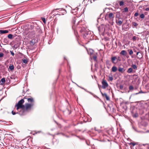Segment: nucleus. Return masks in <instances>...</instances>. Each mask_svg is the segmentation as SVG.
<instances>
[{"label":"nucleus","mask_w":149,"mask_h":149,"mask_svg":"<svg viewBox=\"0 0 149 149\" xmlns=\"http://www.w3.org/2000/svg\"><path fill=\"white\" fill-rule=\"evenodd\" d=\"M132 64L131 66L132 68H131V73L135 72V70L137 69V66L138 65V61L136 58H134L132 63Z\"/></svg>","instance_id":"2"},{"label":"nucleus","mask_w":149,"mask_h":149,"mask_svg":"<svg viewBox=\"0 0 149 149\" xmlns=\"http://www.w3.org/2000/svg\"><path fill=\"white\" fill-rule=\"evenodd\" d=\"M61 15L60 14H56L55 15V16H56V15Z\"/></svg>","instance_id":"63"},{"label":"nucleus","mask_w":149,"mask_h":149,"mask_svg":"<svg viewBox=\"0 0 149 149\" xmlns=\"http://www.w3.org/2000/svg\"><path fill=\"white\" fill-rule=\"evenodd\" d=\"M78 18L77 17H74L73 18L72 21V24H73V25L72 26L73 29L74 28L75 29V28L77 27V24H76V20Z\"/></svg>","instance_id":"5"},{"label":"nucleus","mask_w":149,"mask_h":149,"mask_svg":"<svg viewBox=\"0 0 149 149\" xmlns=\"http://www.w3.org/2000/svg\"><path fill=\"white\" fill-rule=\"evenodd\" d=\"M22 62L26 64L27 63L28 61L26 59H24L22 60Z\"/></svg>","instance_id":"35"},{"label":"nucleus","mask_w":149,"mask_h":149,"mask_svg":"<svg viewBox=\"0 0 149 149\" xmlns=\"http://www.w3.org/2000/svg\"><path fill=\"white\" fill-rule=\"evenodd\" d=\"M132 24L133 26L135 27H136L138 25V24L137 23L134 22H132Z\"/></svg>","instance_id":"31"},{"label":"nucleus","mask_w":149,"mask_h":149,"mask_svg":"<svg viewBox=\"0 0 149 149\" xmlns=\"http://www.w3.org/2000/svg\"><path fill=\"white\" fill-rule=\"evenodd\" d=\"M111 70L112 72H115L117 70V68L116 67L113 66L112 67Z\"/></svg>","instance_id":"20"},{"label":"nucleus","mask_w":149,"mask_h":149,"mask_svg":"<svg viewBox=\"0 0 149 149\" xmlns=\"http://www.w3.org/2000/svg\"><path fill=\"white\" fill-rule=\"evenodd\" d=\"M145 10L146 11H148L149 10V8H146L145 9Z\"/></svg>","instance_id":"53"},{"label":"nucleus","mask_w":149,"mask_h":149,"mask_svg":"<svg viewBox=\"0 0 149 149\" xmlns=\"http://www.w3.org/2000/svg\"><path fill=\"white\" fill-rule=\"evenodd\" d=\"M142 93L143 92L141 91L139 92L138 93H136L135 94L137 95V94H139V93Z\"/></svg>","instance_id":"51"},{"label":"nucleus","mask_w":149,"mask_h":149,"mask_svg":"<svg viewBox=\"0 0 149 149\" xmlns=\"http://www.w3.org/2000/svg\"><path fill=\"white\" fill-rule=\"evenodd\" d=\"M128 8L127 7L123 9V12H127L128 11Z\"/></svg>","instance_id":"36"},{"label":"nucleus","mask_w":149,"mask_h":149,"mask_svg":"<svg viewBox=\"0 0 149 149\" xmlns=\"http://www.w3.org/2000/svg\"><path fill=\"white\" fill-rule=\"evenodd\" d=\"M120 54L122 55L126 56L127 58L129 57L127 55V53L125 50H122L120 53Z\"/></svg>","instance_id":"9"},{"label":"nucleus","mask_w":149,"mask_h":149,"mask_svg":"<svg viewBox=\"0 0 149 149\" xmlns=\"http://www.w3.org/2000/svg\"><path fill=\"white\" fill-rule=\"evenodd\" d=\"M85 141H86V144L87 145H88V146L90 145V142L89 140H86Z\"/></svg>","instance_id":"27"},{"label":"nucleus","mask_w":149,"mask_h":149,"mask_svg":"<svg viewBox=\"0 0 149 149\" xmlns=\"http://www.w3.org/2000/svg\"><path fill=\"white\" fill-rule=\"evenodd\" d=\"M64 60H67V59L66 58V57L65 56H64Z\"/></svg>","instance_id":"59"},{"label":"nucleus","mask_w":149,"mask_h":149,"mask_svg":"<svg viewBox=\"0 0 149 149\" xmlns=\"http://www.w3.org/2000/svg\"><path fill=\"white\" fill-rule=\"evenodd\" d=\"M130 88H131L130 85L129 86V89L130 90Z\"/></svg>","instance_id":"57"},{"label":"nucleus","mask_w":149,"mask_h":149,"mask_svg":"<svg viewBox=\"0 0 149 149\" xmlns=\"http://www.w3.org/2000/svg\"><path fill=\"white\" fill-rule=\"evenodd\" d=\"M100 93L103 96H104L107 100H109L110 98L107 95L106 93H103L101 91H100Z\"/></svg>","instance_id":"11"},{"label":"nucleus","mask_w":149,"mask_h":149,"mask_svg":"<svg viewBox=\"0 0 149 149\" xmlns=\"http://www.w3.org/2000/svg\"><path fill=\"white\" fill-rule=\"evenodd\" d=\"M129 53L130 55V53H131V52H130V50H128Z\"/></svg>","instance_id":"55"},{"label":"nucleus","mask_w":149,"mask_h":149,"mask_svg":"<svg viewBox=\"0 0 149 149\" xmlns=\"http://www.w3.org/2000/svg\"><path fill=\"white\" fill-rule=\"evenodd\" d=\"M4 42L6 43H8V41L7 38H5L4 39Z\"/></svg>","instance_id":"29"},{"label":"nucleus","mask_w":149,"mask_h":149,"mask_svg":"<svg viewBox=\"0 0 149 149\" xmlns=\"http://www.w3.org/2000/svg\"><path fill=\"white\" fill-rule=\"evenodd\" d=\"M24 102V99H22L15 105V107H17V110L20 109H22L20 110L19 113V114L20 116L24 115L25 114V111L24 110L25 106L23 104Z\"/></svg>","instance_id":"1"},{"label":"nucleus","mask_w":149,"mask_h":149,"mask_svg":"<svg viewBox=\"0 0 149 149\" xmlns=\"http://www.w3.org/2000/svg\"><path fill=\"white\" fill-rule=\"evenodd\" d=\"M80 31L81 33H85L86 31H87L85 28L83 27H81V29Z\"/></svg>","instance_id":"15"},{"label":"nucleus","mask_w":149,"mask_h":149,"mask_svg":"<svg viewBox=\"0 0 149 149\" xmlns=\"http://www.w3.org/2000/svg\"><path fill=\"white\" fill-rule=\"evenodd\" d=\"M138 15V13H136L134 14V16L135 17L137 16Z\"/></svg>","instance_id":"49"},{"label":"nucleus","mask_w":149,"mask_h":149,"mask_svg":"<svg viewBox=\"0 0 149 149\" xmlns=\"http://www.w3.org/2000/svg\"><path fill=\"white\" fill-rule=\"evenodd\" d=\"M94 130H95V131H97V129H96V127H95V128H94Z\"/></svg>","instance_id":"56"},{"label":"nucleus","mask_w":149,"mask_h":149,"mask_svg":"<svg viewBox=\"0 0 149 149\" xmlns=\"http://www.w3.org/2000/svg\"><path fill=\"white\" fill-rule=\"evenodd\" d=\"M19 44L18 43H17L15 45L13 46V47L15 49H17L19 47Z\"/></svg>","instance_id":"21"},{"label":"nucleus","mask_w":149,"mask_h":149,"mask_svg":"<svg viewBox=\"0 0 149 149\" xmlns=\"http://www.w3.org/2000/svg\"><path fill=\"white\" fill-rule=\"evenodd\" d=\"M98 30L99 33H103L105 32V28L104 25H102L98 27Z\"/></svg>","instance_id":"4"},{"label":"nucleus","mask_w":149,"mask_h":149,"mask_svg":"<svg viewBox=\"0 0 149 149\" xmlns=\"http://www.w3.org/2000/svg\"><path fill=\"white\" fill-rule=\"evenodd\" d=\"M119 89L120 90H122L123 89V86L122 85H120L119 86Z\"/></svg>","instance_id":"39"},{"label":"nucleus","mask_w":149,"mask_h":149,"mask_svg":"<svg viewBox=\"0 0 149 149\" xmlns=\"http://www.w3.org/2000/svg\"><path fill=\"white\" fill-rule=\"evenodd\" d=\"M131 91H132V90L134 88H133V86H131Z\"/></svg>","instance_id":"52"},{"label":"nucleus","mask_w":149,"mask_h":149,"mask_svg":"<svg viewBox=\"0 0 149 149\" xmlns=\"http://www.w3.org/2000/svg\"><path fill=\"white\" fill-rule=\"evenodd\" d=\"M123 70V68L119 67L118 69V70L120 72H122Z\"/></svg>","instance_id":"38"},{"label":"nucleus","mask_w":149,"mask_h":149,"mask_svg":"<svg viewBox=\"0 0 149 149\" xmlns=\"http://www.w3.org/2000/svg\"><path fill=\"white\" fill-rule=\"evenodd\" d=\"M116 59H117V61H120L121 60V58L120 56H118Z\"/></svg>","instance_id":"45"},{"label":"nucleus","mask_w":149,"mask_h":149,"mask_svg":"<svg viewBox=\"0 0 149 149\" xmlns=\"http://www.w3.org/2000/svg\"><path fill=\"white\" fill-rule=\"evenodd\" d=\"M140 17L141 18H143L144 17V15L143 14H141L140 15Z\"/></svg>","instance_id":"42"},{"label":"nucleus","mask_w":149,"mask_h":149,"mask_svg":"<svg viewBox=\"0 0 149 149\" xmlns=\"http://www.w3.org/2000/svg\"><path fill=\"white\" fill-rule=\"evenodd\" d=\"M116 23L118 25H120L122 23V22L121 20H119L118 22H116Z\"/></svg>","instance_id":"26"},{"label":"nucleus","mask_w":149,"mask_h":149,"mask_svg":"<svg viewBox=\"0 0 149 149\" xmlns=\"http://www.w3.org/2000/svg\"><path fill=\"white\" fill-rule=\"evenodd\" d=\"M133 51H132V50H131V54H132L133 53Z\"/></svg>","instance_id":"58"},{"label":"nucleus","mask_w":149,"mask_h":149,"mask_svg":"<svg viewBox=\"0 0 149 149\" xmlns=\"http://www.w3.org/2000/svg\"><path fill=\"white\" fill-rule=\"evenodd\" d=\"M79 8L77 7H76V8L74 9H72V8L71 12L74 15H76L77 13V11L78 10Z\"/></svg>","instance_id":"10"},{"label":"nucleus","mask_w":149,"mask_h":149,"mask_svg":"<svg viewBox=\"0 0 149 149\" xmlns=\"http://www.w3.org/2000/svg\"><path fill=\"white\" fill-rule=\"evenodd\" d=\"M117 58L116 56H114L111 58V60L112 62L114 63V61Z\"/></svg>","instance_id":"25"},{"label":"nucleus","mask_w":149,"mask_h":149,"mask_svg":"<svg viewBox=\"0 0 149 149\" xmlns=\"http://www.w3.org/2000/svg\"><path fill=\"white\" fill-rule=\"evenodd\" d=\"M4 54L3 53L0 52V58L2 57L3 56Z\"/></svg>","instance_id":"44"},{"label":"nucleus","mask_w":149,"mask_h":149,"mask_svg":"<svg viewBox=\"0 0 149 149\" xmlns=\"http://www.w3.org/2000/svg\"><path fill=\"white\" fill-rule=\"evenodd\" d=\"M93 50L92 49H90L89 51H88V53L90 55L92 54H93Z\"/></svg>","instance_id":"19"},{"label":"nucleus","mask_w":149,"mask_h":149,"mask_svg":"<svg viewBox=\"0 0 149 149\" xmlns=\"http://www.w3.org/2000/svg\"><path fill=\"white\" fill-rule=\"evenodd\" d=\"M6 81L8 83H10V78H9L8 77L6 79Z\"/></svg>","instance_id":"37"},{"label":"nucleus","mask_w":149,"mask_h":149,"mask_svg":"<svg viewBox=\"0 0 149 149\" xmlns=\"http://www.w3.org/2000/svg\"><path fill=\"white\" fill-rule=\"evenodd\" d=\"M133 49H134V52H136V53L137 52L135 50V49H134V48H133Z\"/></svg>","instance_id":"61"},{"label":"nucleus","mask_w":149,"mask_h":149,"mask_svg":"<svg viewBox=\"0 0 149 149\" xmlns=\"http://www.w3.org/2000/svg\"><path fill=\"white\" fill-rule=\"evenodd\" d=\"M30 43H32V45H34L35 43V40H32L30 41Z\"/></svg>","instance_id":"34"},{"label":"nucleus","mask_w":149,"mask_h":149,"mask_svg":"<svg viewBox=\"0 0 149 149\" xmlns=\"http://www.w3.org/2000/svg\"><path fill=\"white\" fill-rule=\"evenodd\" d=\"M59 10L60 12L58 11V12H59V13H62V15H63L65 13V14L66 13V10L64 9H63V8H56V9H55L53 11H54L55 10Z\"/></svg>","instance_id":"8"},{"label":"nucleus","mask_w":149,"mask_h":149,"mask_svg":"<svg viewBox=\"0 0 149 149\" xmlns=\"http://www.w3.org/2000/svg\"><path fill=\"white\" fill-rule=\"evenodd\" d=\"M5 81H6V80H5V78H2L1 79L0 81V83H1L0 85H2L3 84L2 83H1V82H2V83H4L5 82Z\"/></svg>","instance_id":"18"},{"label":"nucleus","mask_w":149,"mask_h":149,"mask_svg":"<svg viewBox=\"0 0 149 149\" xmlns=\"http://www.w3.org/2000/svg\"><path fill=\"white\" fill-rule=\"evenodd\" d=\"M130 68H129L128 69V70H127L128 72L129 73H130Z\"/></svg>","instance_id":"50"},{"label":"nucleus","mask_w":149,"mask_h":149,"mask_svg":"<svg viewBox=\"0 0 149 149\" xmlns=\"http://www.w3.org/2000/svg\"><path fill=\"white\" fill-rule=\"evenodd\" d=\"M27 98H26V97H24L23 99L24 100V99H27Z\"/></svg>","instance_id":"62"},{"label":"nucleus","mask_w":149,"mask_h":149,"mask_svg":"<svg viewBox=\"0 0 149 149\" xmlns=\"http://www.w3.org/2000/svg\"><path fill=\"white\" fill-rule=\"evenodd\" d=\"M129 53L130 55V53H131V52H130V50H128Z\"/></svg>","instance_id":"54"},{"label":"nucleus","mask_w":149,"mask_h":149,"mask_svg":"<svg viewBox=\"0 0 149 149\" xmlns=\"http://www.w3.org/2000/svg\"><path fill=\"white\" fill-rule=\"evenodd\" d=\"M8 37L10 39H12L13 38V35L11 34H10L8 35Z\"/></svg>","instance_id":"22"},{"label":"nucleus","mask_w":149,"mask_h":149,"mask_svg":"<svg viewBox=\"0 0 149 149\" xmlns=\"http://www.w3.org/2000/svg\"><path fill=\"white\" fill-rule=\"evenodd\" d=\"M27 99L29 102L32 103L34 102V99L32 97L27 98Z\"/></svg>","instance_id":"13"},{"label":"nucleus","mask_w":149,"mask_h":149,"mask_svg":"<svg viewBox=\"0 0 149 149\" xmlns=\"http://www.w3.org/2000/svg\"><path fill=\"white\" fill-rule=\"evenodd\" d=\"M8 32V30H0V33L2 34H4V33H7Z\"/></svg>","instance_id":"12"},{"label":"nucleus","mask_w":149,"mask_h":149,"mask_svg":"<svg viewBox=\"0 0 149 149\" xmlns=\"http://www.w3.org/2000/svg\"><path fill=\"white\" fill-rule=\"evenodd\" d=\"M109 79L110 81H112L113 79V78L112 77H109Z\"/></svg>","instance_id":"47"},{"label":"nucleus","mask_w":149,"mask_h":149,"mask_svg":"<svg viewBox=\"0 0 149 149\" xmlns=\"http://www.w3.org/2000/svg\"><path fill=\"white\" fill-rule=\"evenodd\" d=\"M136 54L137 55H138V56L137 57L138 58L140 59L142 57V55L141 53H140L138 52H136Z\"/></svg>","instance_id":"16"},{"label":"nucleus","mask_w":149,"mask_h":149,"mask_svg":"<svg viewBox=\"0 0 149 149\" xmlns=\"http://www.w3.org/2000/svg\"><path fill=\"white\" fill-rule=\"evenodd\" d=\"M93 95V96L94 97H97V96L96 95H95L94 94Z\"/></svg>","instance_id":"60"},{"label":"nucleus","mask_w":149,"mask_h":149,"mask_svg":"<svg viewBox=\"0 0 149 149\" xmlns=\"http://www.w3.org/2000/svg\"><path fill=\"white\" fill-rule=\"evenodd\" d=\"M9 68L11 70H13L14 69V67L13 65H10L9 66Z\"/></svg>","instance_id":"23"},{"label":"nucleus","mask_w":149,"mask_h":149,"mask_svg":"<svg viewBox=\"0 0 149 149\" xmlns=\"http://www.w3.org/2000/svg\"><path fill=\"white\" fill-rule=\"evenodd\" d=\"M138 116V114L137 113H135L133 115V116L134 118H136Z\"/></svg>","instance_id":"33"},{"label":"nucleus","mask_w":149,"mask_h":149,"mask_svg":"<svg viewBox=\"0 0 149 149\" xmlns=\"http://www.w3.org/2000/svg\"><path fill=\"white\" fill-rule=\"evenodd\" d=\"M33 104H29V103H25L24 106L25 108L24 109H25L26 110H27L28 109H29L31 108V107L33 106Z\"/></svg>","instance_id":"6"},{"label":"nucleus","mask_w":149,"mask_h":149,"mask_svg":"<svg viewBox=\"0 0 149 149\" xmlns=\"http://www.w3.org/2000/svg\"><path fill=\"white\" fill-rule=\"evenodd\" d=\"M19 113H18V112H17V113H15V112H14L13 111H12V113L13 115H15L16 114H17V113H19Z\"/></svg>","instance_id":"41"},{"label":"nucleus","mask_w":149,"mask_h":149,"mask_svg":"<svg viewBox=\"0 0 149 149\" xmlns=\"http://www.w3.org/2000/svg\"><path fill=\"white\" fill-rule=\"evenodd\" d=\"M79 87L80 88H81V89L84 90V91H86V92H87L90 93L91 95H93V93H92L91 92H90L87 91V90H86V89L84 88H83L82 87H81V86H79Z\"/></svg>","instance_id":"17"},{"label":"nucleus","mask_w":149,"mask_h":149,"mask_svg":"<svg viewBox=\"0 0 149 149\" xmlns=\"http://www.w3.org/2000/svg\"><path fill=\"white\" fill-rule=\"evenodd\" d=\"M102 83V87L103 89L106 88L108 86V84L107 83L104 79H103Z\"/></svg>","instance_id":"7"},{"label":"nucleus","mask_w":149,"mask_h":149,"mask_svg":"<svg viewBox=\"0 0 149 149\" xmlns=\"http://www.w3.org/2000/svg\"><path fill=\"white\" fill-rule=\"evenodd\" d=\"M10 54H11L13 55V56H14V53L12 51H10Z\"/></svg>","instance_id":"46"},{"label":"nucleus","mask_w":149,"mask_h":149,"mask_svg":"<svg viewBox=\"0 0 149 149\" xmlns=\"http://www.w3.org/2000/svg\"><path fill=\"white\" fill-rule=\"evenodd\" d=\"M133 77V79H134V81L135 82L136 81L138 80V77L137 75L136 74H134L132 76H131V78Z\"/></svg>","instance_id":"14"},{"label":"nucleus","mask_w":149,"mask_h":149,"mask_svg":"<svg viewBox=\"0 0 149 149\" xmlns=\"http://www.w3.org/2000/svg\"><path fill=\"white\" fill-rule=\"evenodd\" d=\"M109 17L110 19H112L114 17L113 16V14L111 13H109Z\"/></svg>","instance_id":"24"},{"label":"nucleus","mask_w":149,"mask_h":149,"mask_svg":"<svg viewBox=\"0 0 149 149\" xmlns=\"http://www.w3.org/2000/svg\"><path fill=\"white\" fill-rule=\"evenodd\" d=\"M83 37L85 39H89L92 36L91 32L89 31H87L83 33Z\"/></svg>","instance_id":"3"},{"label":"nucleus","mask_w":149,"mask_h":149,"mask_svg":"<svg viewBox=\"0 0 149 149\" xmlns=\"http://www.w3.org/2000/svg\"><path fill=\"white\" fill-rule=\"evenodd\" d=\"M42 20L43 21V22L44 23H45L46 22V20L45 18H42Z\"/></svg>","instance_id":"43"},{"label":"nucleus","mask_w":149,"mask_h":149,"mask_svg":"<svg viewBox=\"0 0 149 149\" xmlns=\"http://www.w3.org/2000/svg\"><path fill=\"white\" fill-rule=\"evenodd\" d=\"M93 58L94 61H96L97 57L96 56H95V55L93 56Z\"/></svg>","instance_id":"40"},{"label":"nucleus","mask_w":149,"mask_h":149,"mask_svg":"<svg viewBox=\"0 0 149 149\" xmlns=\"http://www.w3.org/2000/svg\"><path fill=\"white\" fill-rule=\"evenodd\" d=\"M124 4V3L123 1H120V2L119 3V5L120 6H123Z\"/></svg>","instance_id":"30"},{"label":"nucleus","mask_w":149,"mask_h":149,"mask_svg":"<svg viewBox=\"0 0 149 149\" xmlns=\"http://www.w3.org/2000/svg\"><path fill=\"white\" fill-rule=\"evenodd\" d=\"M138 144V143L137 142H131V145H132L133 146H134L137 145Z\"/></svg>","instance_id":"32"},{"label":"nucleus","mask_w":149,"mask_h":149,"mask_svg":"<svg viewBox=\"0 0 149 149\" xmlns=\"http://www.w3.org/2000/svg\"><path fill=\"white\" fill-rule=\"evenodd\" d=\"M128 144L129 145H130V143H128Z\"/></svg>","instance_id":"64"},{"label":"nucleus","mask_w":149,"mask_h":149,"mask_svg":"<svg viewBox=\"0 0 149 149\" xmlns=\"http://www.w3.org/2000/svg\"><path fill=\"white\" fill-rule=\"evenodd\" d=\"M138 38V37L135 36H134L132 38V40L134 41H135L136 40V39Z\"/></svg>","instance_id":"28"},{"label":"nucleus","mask_w":149,"mask_h":149,"mask_svg":"<svg viewBox=\"0 0 149 149\" xmlns=\"http://www.w3.org/2000/svg\"><path fill=\"white\" fill-rule=\"evenodd\" d=\"M99 133H100L102 132V130H97V131Z\"/></svg>","instance_id":"48"}]
</instances>
